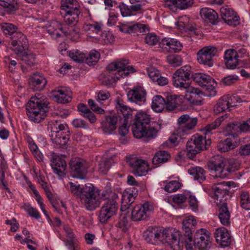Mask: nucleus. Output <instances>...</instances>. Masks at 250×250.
Returning a JSON list of instances; mask_svg holds the SVG:
<instances>
[{"label": "nucleus", "mask_w": 250, "mask_h": 250, "mask_svg": "<svg viewBox=\"0 0 250 250\" xmlns=\"http://www.w3.org/2000/svg\"><path fill=\"white\" fill-rule=\"evenodd\" d=\"M178 96L176 95L168 96L165 104L166 109L168 111H172L175 109L178 104Z\"/></svg>", "instance_id": "46"}, {"label": "nucleus", "mask_w": 250, "mask_h": 250, "mask_svg": "<svg viewBox=\"0 0 250 250\" xmlns=\"http://www.w3.org/2000/svg\"><path fill=\"white\" fill-rule=\"evenodd\" d=\"M159 46L164 51L178 52L183 48V44L177 39L165 38L161 40Z\"/></svg>", "instance_id": "25"}, {"label": "nucleus", "mask_w": 250, "mask_h": 250, "mask_svg": "<svg viewBox=\"0 0 250 250\" xmlns=\"http://www.w3.org/2000/svg\"><path fill=\"white\" fill-rule=\"evenodd\" d=\"M153 206L148 202L135 206L131 212V219L134 221L146 220L153 211Z\"/></svg>", "instance_id": "20"}, {"label": "nucleus", "mask_w": 250, "mask_h": 250, "mask_svg": "<svg viewBox=\"0 0 250 250\" xmlns=\"http://www.w3.org/2000/svg\"><path fill=\"white\" fill-rule=\"evenodd\" d=\"M118 198L102 199L104 203L101 208L99 216V220L101 223H104L115 215L118 209V204L117 200Z\"/></svg>", "instance_id": "15"}, {"label": "nucleus", "mask_w": 250, "mask_h": 250, "mask_svg": "<svg viewBox=\"0 0 250 250\" xmlns=\"http://www.w3.org/2000/svg\"><path fill=\"white\" fill-rule=\"evenodd\" d=\"M133 114L132 122V132L136 138H142L143 129L151 122H150V116L143 111L136 112V110L130 108Z\"/></svg>", "instance_id": "12"}, {"label": "nucleus", "mask_w": 250, "mask_h": 250, "mask_svg": "<svg viewBox=\"0 0 250 250\" xmlns=\"http://www.w3.org/2000/svg\"><path fill=\"white\" fill-rule=\"evenodd\" d=\"M161 233V229L156 226H150L144 231L143 237L147 243L159 245L162 244Z\"/></svg>", "instance_id": "24"}, {"label": "nucleus", "mask_w": 250, "mask_h": 250, "mask_svg": "<svg viewBox=\"0 0 250 250\" xmlns=\"http://www.w3.org/2000/svg\"><path fill=\"white\" fill-rule=\"evenodd\" d=\"M100 58V53L97 50H92L90 52L88 57L86 58L87 63L89 65H93L99 61Z\"/></svg>", "instance_id": "55"}, {"label": "nucleus", "mask_w": 250, "mask_h": 250, "mask_svg": "<svg viewBox=\"0 0 250 250\" xmlns=\"http://www.w3.org/2000/svg\"><path fill=\"white\" fill-rule=\"evenodd\" d=\"M194 0H167L169 6H174L180 9H187L192 6Z\"/></svg>", "instance_id": "36"}, {"label": "nucleus", "mask_w": 250, "mask_h": 250, "mask_svg": "<svg viewBox=\"0 0 250 250\" xmlns=\"http://www.w3.org/2000/svg\"><path fill=\"white\" fill-rule=\"evenodd\" d=\"M234 184L231 182H223L213 185L211 188L216 204L220 205L218 210V217L221 223L224 226H229L230 223V213L227 201L230 197L229 191L230 187Z\"/></svg>", "instance_id": "3"}, {"label": "nucleus", "mask_w": 250, "mask_h": 250, "mask_svg": "<svg viewBox=\"0 0 250 250\" xmlns=\"http://www.w3.org/2000/svg\"><path fill=\"white\" fill-rule=\"evenodd\" d=\"M239 132L238 123H232L229 124L225 130V134L227 136H230L235 139L237 137V133Z\"/></svg>", "instance_id": "47"}, {"label": "nucleus", "mask_w": 250, "mask_h": 250, "mask_svg": "<svg viewBox=\"0 0 250 250\" xmlns=\"http://www.w3.org/2000/svg\"><path fill=\"white\" fill-rule=\"evenodd\" d=\"M132 173L136 176L146 175L148 170V165L146 161L136 157L131 156L128 160Z\"/></svg>", "instance_id": "22"}, {"label": "nucleus", "mask_w": 250, "mask_h": 250, "mask_svg": "<svg viewBox=\"0 0 250 250\" xmlns=\"http://www.w3.org/2000/svg\"><path fill=\"white\" fill-rule=\"evenodd\" d=\"M60 13L63 18L64 23L61 28L64 35L79 36L75 25L81 14L80 5L77 0H62Z\"/></svg>", "instance_id": "2"}, {"label": "nucleus", "mask_w": 250, "mask_h": 250, "mask_svg": "<svg viewBox=\"0 0 250 250\" xmlns=\"http://www.w3.org/2000/svg\"><path fill=\"white\" fill-rule=\"evenodd\" d=\"M147 71L149 77L152 81L155 82L158 80V77L160 74L158 70L154 68H149L147 69Z\"/></svg>", "instance_id": "64"}, {"label": "nucleus", "mask_w": 250, "mask_h": 250, "mask_svg": "<svg viewBox=\"0 0 250 250\" xmlns=\"http://www.w3.org/2000/svg\"><path fill=\"white\" fill-rule=\"evenodd\" d=\"M196 118H189L185 125L179 126L171 135L167 141L163 144L164 147H171L179 144L181 140L188 135L190 130L197 124Z\"/></svg>", "instance_id": "9"}, {"label": "nucleus", "mask_w": 250, "mask_h": 250, "mask_svg": "<svg viewBox=\"0 0 250 250\" xmlns=\"http://www.w3.org/2000/svg\"><path fill=\"white\" fill-rule=\"evenodd\" d=\"M128 60L121 59L116 60L106 66V71L100 76L102 83L107 86L112 85L122 78L127 76L134 72L132 66L128 65Z\"/></svg>", "instance_id": "4"}, {"label": "nucleus", "mask_w": 250, "mask_h": 250, "mask_svg": "<svg viewBox=\"0 0 250 250\" xmlns=\"http://www.w3.org/2000/svg\"><path fill=\"white\" fill-rule=\"evenodd\" d=\"M1 28L3 33L10 38H13L18 28L15 25L10 23H4L1 25Z\"/></svg>", "instance_id": "48"}, {"label": "nucleus", "mask_w": 250, "mask_h": 250, "mask_svg": "<svg viewBox=\"0 0 250 250\" xmlns=\"http://www.w3.org/2000/svg\"><path fill=\"white\" fill-rule=\"evenodd\" d=\"M71 192L77 195L85 208L90 211L94 210L99 207V190L91 184L84 186L74 185L69 183Z\"/></svg>", "instance_id": "5"}, {"label": "nucleus", "mask_w": 250, "mask_h": 250, "mask_svg": "<svg viewBox=\"0 0 250 250\" xmlns=\"http://www.w3.org/2000/svg\"><path fill=\"white\" fill-rule=\"evenodd\" d=\"M23 208L30 216L34 217L37 219L40 217V214L38 210L36 208L31 207L30 205H25L24 206Z\"/></svg>", "instance_id": "60"}, {"label": "nucleus", "mask_w": 250, "mask_h": 250, "mask_svg": "<svg viewBox=\"0 0 250 250\" xmlns=\"http://www.w3.org/2000/svg\"><path fill=\"white\" fill-rule=\"evenodd\" d=\"M21 57V60L25 64L32 66L35 63V56L31 53H27L23 51L21 54H18Z\"/></svg>", "instance_id": "53"}, {"label": "nucleus", "mask_w": 250, "mask_h": 250, "mask_svg": "<svg viewBox=\"0 0 250 250\" xmlns=\"http://www.w3.org/2000/svg\"><path fill=\"white\" fill-rule=\"evenodd\" d=\"M191 73V68L189 65L181 67L174 73L172 83L175 87L185 90V97L190 103L200 105L202 101L200 98L203 93L199 89L190 86L189 81Z\"/></svg>", "instance_id": "1"}, {"label": "nucleus", "mask_w": 250, "mask_h": 250, "mask_svg": "<svg viewBox=\"0 0 250 250\" xmlns=\"http://www.w3.org/2000/svg\"><path fill=\"white\" fill-rule=\"evenodd\" d=\"M188 197L183 194H175L172 197L173 202L178 205L185 203Z\"/></svg>", "instance_id": "63"}, {"label": "nucleus", "mask_w": 250, "mask_h": 250, "mask_svg": "<svg viewBox=\"0 0 250 250\" xmlns=\"http://www.w3.org/2000/svg\"><path fill=\"white\" fill-rule=\"evenodd\" d=\"M218 51L217 48L212 46H205L201 49L197 53V60L200 64L212 67L214 57Z\"/></svg>", "instance_id": "18"}, {"label": "nucleus", "mask_w": 250, "mask_h": 250, "mask_svg": "<svg viewBox=\"0 0 250 250\" xmlns=\"http://www.w3.org/2000/svg\"><path fill=\"white\" fill-rule=\"evenodd\" d=\"M241 100L238 96H223L220 98L214 107L216 114L230 111L232 107L236 106V103H241Z\"/></svg>", "instance_id": "17"}, {"label": "nucleus", "mask_w": 250, "mask_h": 250, "mask_svg": "<svg viewBox=\"0 0 250 250\" xmlns=\"http://www.w3.org/2000/svg\"><path fill=\"white\" fill-rule=\"evenodd\" d=\"M240 204L242 208L246 209H250V199L249 193L243 192L240 195Z\"/></svg>", "instance_id": "57"}, {"label": "nucleus", "mask_w": 250, "mask_h": 250, "mask_svg": "<svg viewBox=\"0 0 250 250\" xmlns=\"http://www.w3.org/2000/svg\"><path fill=\"white\" fill-rule=\"evenodd\" d=\"M69 55L74 61L79 63L83 62L85 58V55L78 50L70 51Z\"/></svg>", "instance_id": "54"}, {"label": "nucleus", "mask_w": 250, "mask_h": 250, "mask_svg": "<svg viewBox=\"0 0 250 250\" xmlns=\"http://www.w3.org/2000/svg\"><path fill=\"white\" fill-rule=\"evenodd\" d=\"M193 80L200 86L202 87L207 93H203L208 97H213L216 95L214 85L215 82L210 76L204 73H197L192 75ZM202 95H201V96ZM201 97L200 98H201Z\"/></svg>", "instance_id": "14"}, {"label": "nucleus", "mask_w": 250, "mask_h": 250, "mask_svg": "<svg viewBox=\"0 0 250 250\" xmlns=\"http://www.w3.org/2000/svg\"><path fill=\"white\" fill-rule=\"evenodd\" d=\"M181 187V184L176 180H172L167 183L165 187V190L168 192L177 191Z\"/></svg>", "instance_id": "56"}, {"label": "nucleus", "mask_w": 250, "mask_h": 250, "mask_svg": "<svg viewBox=\"0 0 250 250\" xmlns=\"http://www.w3.org/2000/svg\"><path fill=\"white\" fill-rule=\"evenodd\" d=\"M200 14L206 22H209L214 25L217 24L218 15L213 9L208 7L202 8L200 10Z\"/></svg>", "instance_id": "32"}, {"label": "nucleus", "mask_w": 250, "mask_h": 250, "mask_svg": "<svg viewBox=\"0 0 250 250\" xmlns=\"http://www.w3.org/2000/svg\"><path fill=\"white\" fill-rule=\"evenodd\" d=\"M214 237L216 242L220 244L222 247H226L230 244V236L228 230L224 227H221L216 229Z\"/></svg>", "instance_id": "29"}, {"label": "nucleus", "mask_w": 250, "mask_h": 250, "mask_svg": "<svg viewBox=\"0 0 250 250\" xmlns=\"http://www.w3.org/2000/svg\"><path fill=\"white\" fill-rule=\"evenodd\" d=\"M102 26L103 25L101 22H95L92 24L85 23L83 28L89 37H94V35L97 34L101 31Z\"/></svg>", "instance_id": "37"}, {"label": "nucleus", "mask_w": 250, "mask_h": 250, "mask_svg": "<svg viewBox=\"0 0 250 250\" xmlns=\"http://www.w3.org/2000/svg\"><path fill=\"white\" fill-rule=\"evenodd\" d=\"M237 146L236 141H233L230 138H227L224 142H220L217 146V148L221 152H225L235 148Z\"/></svg>", "instance_id": "41"}, {"label": "nucleus", "mask_w": 250, "mask_h": 250, "mask_svg": "<svg viewBox=\"0 0 250 250\" xmlns=\"http://www.w3.org/2000/svg\"><path fill=\"white\" fill-rule=\"evenodd\" d=\"M78 110L81 112V115L84 118L87 119L91 123H93L96 121V117L92 112L89 109L86 105L83 104H78Z\"/></svg>", "instance_id": "38"}, {"label": "nucleus", "mask_w": 250, "mask_h": 250, "mask_svg": "<svg viewBox=\"0 0 250 250\" xmlns=\"http://www.w3.org/2000/svg\"><path fill=\"white\" fill-rule=\"evenodd\" d=\"M167 60L168 63L173 67L180 66L183 62L182 57L178 55H169L167 56Z\"/></svg>", "instance_id": "52"}, {"label": "nucleus", "mask_w": 250, "mask_h": 250, "mask_svg": "<svg viewBox=\"0 0 250 250\" xmlns=\"http://www.w3.org/2000/svg\"><path fill=\"white\" fill-rule=\"evenodd\" d=\"M220 14L222 19L229 25L235 26V22L238 21L240 18L236 15L234 11L228 5L220 8Z\"/></svg>", "instance_id": "27"}, {"label": "nucleus", "mask_w": 250, "mask_h": 250, "mask_svg": "<svg viewBox=\"0 0 250 250\" xmlns=\"http://www.w3.org/2000/svg\"><path fill=\"white\" fill-rule=\"evenodd\" d=\"M128 221L126 213H121L119 217L117 226L123 230L127 229Z\"/></svg>", "instance_id": "61"}, {"label": "nucleus", "mask_w": 250, "mask_h": 250, "mask_svg": "<svg viewBox=\"0 0 250 250\" xmlns=\"http://www.w3.org/2000/svg\"><path fill=\"white\" fill-rule=\"evenodd\" d=\"M210 144V140H206L199 134H194L187 143V156L190 159H193L196 154L207 149Z\"/></svg>", "instance_id": "11"}, {"label": "nucleus", "mask_w": 250, "mask_h": 250, "mask_svg": "<svg viewBox=\"0 0 250 250\" xmlns=\"http://www.w3.org/2000/svg\"><path fill=\"white\" fill-rule=\"evenodd\" d=\"M101 199L110 198H118V195L111 189V184L110 182H107L106 184L105 189L100 193L99 192V197Z\"/></svg>", "instance_id": "45"}, {"label": "nucleus", "mask_w": 250, "mask_h": 250, "mask_svg": "<svg viewBox=\"0 0 250 250\" xmlns=\"http://www.w3.org/2000/svg\"><path fill=\"white\" fill-rule=\"evenodd\" d=\"M188 18L186 17L181 18L177 21L175 22V24L179 30L184 31L189 30L191 32H195V28L193 26H189L188 24Z\"/></svg>", "instance_id": "44"}, {"label": "nucleus", "mask_w": 250, "mask_h": 250, "mask_svg": "<svg viewBox=\"0 0 250 250\" xmlns=\"http://www.w3.org/2000/svg\"><path fill=\"white\" fill-rule=\"evenodd\" d=\"M71 175L73 177L84 179L87 172V166L85 161L80 158L72 159L70 162Z\"/></svg>", "instance_id": "23"}, {"label": "nucleus", "mask_w": 250, "mask_h": 250, "mask_svg": "<svg viewBox=\"0 0 250 250\" xmlns=\"http://www.w3.org/2000/svg\"><path fill=\"white\" fill-rule=\"evenodd\" d=\"M207 166L209 170L214 174L215 178L223 179L227 177L229 173L238 170L240 164L233 160H230L229 166L225 168V162L224 158L221 156L217 155L208 161Z\"/></svg>", "instance_id": "7"}, {"label": "nucleus", "mask_w": 250, "mask_h": 250, "mask_svg": "<svg viewBox=\"0 0 250 250\" xmlns=\"http://www.w3.org/2000/svg\"><path fill=\"white\" fill-rule=\"evenodd\" d=\"M159 41V37L153 33L148 34L145 38V42L149 45H155Z\"/></svg>", "instance_id": "62"}, {"label": "nucleus", "mask_w": 250, "mask_h": 250, "mask_svg": "<svg viewBox=\"0 0 250 250\" xmlns=\"http://www.w3.org/2000/svg\"><path fill=\"white\" fill-rule=\"evenodd\" d=\"M0 5L8 14H13L20 6L19 0H0Z\"/></svg>", "instance_id": "33"}, {"label": "nucleus", "mask_w": 250, "mask_h": 250, "mask_svg": "<svg viewBox=\"0 0 250 250\" xmlns=\"http://www.w3.org/2000/svg\"><path fill=\"white\" fill-rule=\"evenodd\" d=\"M48 104L47 99L44 96L31 97L26 105V114L29 120L35 123L41 122L46 117Z\"/></svg>", "instance_id": "6"}, {"label": "nucleus", "mask_w": 250, "mask_h": 250, "mask_svg": "<svg viewBox=\"0 0 250 250\" xmlns=\"http://www.w3.org/2000/svg\"><path fill=\"white\" fill-rule=\"evenodd\" d=\"M54 98L58 103H68L71 100V96L62 89H58L54 91Z\"/></svg>", "instance_id": "39"}, {"label": "nucleus", "mask_w": 250, "mask_h": 250, "mask_svg": "<svg viewBox=\"0 0 250 250\" xmlns=\"http://www.w3.org/2000/svg\"><path fill=\"white\" fill-rule=\"evenodd\" d=\"M210 238L206 229H201L197 230L193 240L194 247L192 250H195L196 248H198L199 250H208L211 245Z\"/></svg>", "instance_id": "19"}, {"label": "nucleus", "mask_w": 250, "mask_h": 250, "mask_svg": "<svg viewBox=\"0 0 250 250\" xmlns=\"http://www.w3.org/2000/svg\"><path fill=\"white\" fill-rule=\"evenodd\" d=\"M238 80L239 78L238 76L236 75H231L223 78L221 83L224 85L230 86L235 83Z\"/></svg>", "instance_id": "59"}, {"label": "nucleus", "mask_w": 250, "mask_h": 250, "mask_svg": "<svg viewBox=\"0 0 250 250\" xmlns=\"http://www.w3.org/2000/svg\"><path fill=\"white\" fill-rule=\"evenodd\" d=\"M135 197L132 193L128 192H125L122 195V204L123 206L125 207L126 208L134 202Z\"/></svg>", "instance_id": "50"}, {"label": "nucleus", "mask_w": 250, "mask_h": 250, "mask_svg": "<svg viewBox=\"0 0 250 250\" xmlns=\"http://www.w3.org/2000/svg\"><path fill=\"white\" fill-rule=\"evenodd\" d=\"M159 128H160V125L158 123L155 122H151L146 127L144 128L142 137L144 136L149 138L155 137Z\"/></svg>", "instance_id": "35"}, {"label": "nucleus", "mask_w": 250, "mask_h": 250, "mask_svg": "<svg viewBox=\"0 0 250 250\" xmlns=\"http://www.w3.org/2000/svg\"><path fill=\"white\" fill-rule=\"evenodd\" d=\"M188 172L189 174L192 176L194 180L202 183L206 180V171L204 169L200 167H190Z\"/></svg>", "instance_id": "34"}, {"label": "nucleus", "mask_w": 250, "mask_h": 250, "mask_svg": "<svg viewBox=\"0 0 250 250\" xmlns=\"http://www.w3.org/2000/svg\"><path fill=\"white\" fill-rule=\"evenodd\" d=\"M63 228L66 236L69 239V241H65V245L68 247L69 249L70 245H72L73 247H75L73 241L75 234L73 230L68 225H64Z\"/></svg>", "instance_id": "49"}, {"label": "nucleus", "mask_w": 250, "mask_h": 250, "mask_svg": "<svg viewBox=\"0 0 250 250\" xmlns=\"http://www.w3.org/2000/svg\"><path fill=\"white\" fill-rule=\"evenodd\" d=\"M197 222L193 216L186 217L182 222V236L185 239V247L187 250H192L193 244L192 232L195 230Z\"/></svg>", "instance_id": "13"}, {"label": "nucleus", "mask_w": 250, "mask_h": 250, "mask_svg": "<svg viewBox=\"0 0 250 250\" xmlns=\"http://www.w3.org/2000/svg\"><path fill=\"white\" fill-rule=\"evenodd\" d=\"M127 96L129 101L141 105L146 101V91L143 87L135 86L128 91Z\"/></svg>", "instance_id": "26"}, {"label": "nucleus", "mask_w": 250, "mask_h": 250, "mask_svg": "<svg viewBox=\"0 0 250 250\" xmlns=\"http://www.w3.org/2000/svg\"><path fill=\"white\" fill-rule=\"evenodd\" d=\"M114 163V162L112 158L102 159L99 163V171L103 174H106Z\"/></svg>", "instance_id": "43"}, {"label": "nucleus", "mask_w": 250, "mask_h": 250, "mask_svg": "<svg viewBox=\"0 0 250 250\" xmlns=\"http://www.w3.org/2000/svg\"><path fill=\"white\" fill-rule=\"evenodd\" d=\"M45 78L39 74H34L29 79V84L31 88L34 91L42 90L46 84Z\"/></svg>", "instance_id": "31"}, {"label": "nucleus", "mask_w": 250, "mask_h": 250, "mask_svg": "<svg viewBox=\"0 0 250 250\" xmlns=\"http://www.w3.org/2000/svg\"><path fill=\"white\" fill-rule=\"evenodd\" d=\"M238 55L236 51L233 49L227 50L225 52L224 58L227 67L233 69L239 64Z\"/></svg>", "instance_id": "30"}, {"label": "nucleus", "mask_w": 250, "mask_h": 250, "mask_svg": "<svg viewBox=\"0 0 250 250\" xmlns=\"http://www.w3.org/2000/svg\"><path fill=\"white\" fill-rule=\"evenodd\" d=\"M47 129L53 143L60 147L65 146L70 139V132L67 125L59 120L48 122Z\"/></svg>", "instance_id": "8"}, {"label": "nucleus", "mask_w": 250, "mask_h": 250, "mask_svg": "<svg viewBox=\"0 0 250 250\" xmlns=\"http://www.w3.org/2000/svg\"><path fill=\"white\" fill-rule=\"evenodd\" d=\"M50 159V165L54 173L60 178L62 179L66 175V163L65 160L54 152L51 153Z\"/></svg>", "instance_id": "21"}, {"label": "nucleus", "mask_w": 250, "mask_h": 250, "mask_svg": "<svg viewBox=\"0 0 250 250\" xmlns=\"http://www.w3.org/2000/svg\"><path fill=\"white\" fill-rule=\"evenodd\" d=\"M119 114H113L105 116L102 122V128L106 133H110L117 128V124L119 122Z\"/></svg>", "instance_id": "28"}, {"label": "nucleus", "mask_w": 250, "mask_h": 250, "mask_svg": "<svg viewBox=\"0 0 250 250\" xmlns=\"http://www.w3.org/2000/svg\"><path fill=\"white\" fill-rule=\"evenodd\" d=\"M170 154L165 150L158 151L152 159V164L157 165L166 163L170 158Z\"/></svg>", "instance_id": "40"}, {"label": "nucleus", "mask_w": 250, "mask_h": 250, "mask_svg": "<svg viewBox=\"0 0 250 250\" xmlns=\"http://www.w3.org/2000/svg\"><path fill=\"white\" fill-rule=\"evenodd\" d=\"M165 103V100L161 96H155L152 100V109L156 112H161L164 109Z\"/></svg>", "instance_id": "42"}, {"label": "nucleus", "mask_w": 250, "mask_h": 250, "mask_svg": "<svg viewBox=\"0 0 250 250\" xmlns=\"http://www.w3.org/2000/svg\"><path fill=\"white\" fill-rule=\"evenodd\" d=\"M225 116H221L216 119L212 123L206 125L205 127V133L206 135L211 133V131L213 129H215L219 127L222 122L224 120Z\"/></svg>", "instance_id": "51"}, {"label": "nucleus", "mask_w": 250, "mask_h": 250, "mask_svg": "<svg viewBox=\"0 0 250 250\" xmlns=\"http://www.w3.org/2000/svg\"><path fill=\"white\" fill-rule=\"evenodd\" d=\"M161 239L162 244L167 243L172 247H181L185 244V239L182 236L181 232L172 228L165 229L162 231Z\"/></svg>", "instance_id": "16"}, {"label": "nucleus", "mask_w": 250, "mask_h": 250, "mask_svg": "<svg viewBox=\"0 0 250 250\" xmlns=\"http://www.w3.org/2000/svg\"><path fill=\"white\" fill-rule=\"evenodd\" d=\"M116 107L120 118L119 123L122 124L119 127V134L125 137L128 133L129 127L132 125L133 114L130 107L125 105L122 100H117Z\"/></svg>", "instance_id": "10"}, {"label": "nucleus", "mask_w": 250, "mask_h": 250, "mask_svg": "<svg viewBox=\"0 0 250 250\" xmlns=\"http://www.w3.org/2000/svg\"><path fill=\"white\" fill-rule=\"evenodd\" d=\"M138 23L132 25L128 26L125 24H123L119 26L120 30L125 33H136L137 34Z\"/></svg>", "instance_id": "58"}]
</instances>
